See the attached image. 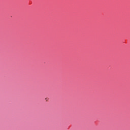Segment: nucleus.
<instances>
[{
  "label": "nucleus",
  "instance_id": "1",
  "mask_svg": "<svg viewBox=\"0 0 130 130\" xmlns=\"http://www.w3.org/2000/svg\"><path fill=\"white\" fill-rule=\"evenodd\" d=\"M45 101H48V99L46 98V99H45Z\"/></svg>",
  "mask_w": 130,
  "mask_h": 130
}]
</instances>
